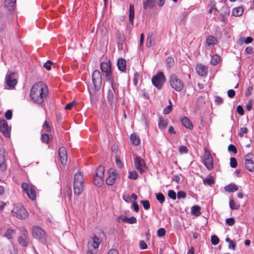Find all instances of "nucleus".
<instances>
[{"label":"nucleus","instance_id":"nucleus-52","mask_svg":"<svg viewBox=\"0 0 254 254\" xmlns=\"http://www.w3.org/2000/svg\"><path fill=\"white\" fill-rule=\"evenodd\" d=\"M253 102L254 100L250 99L246 104V108L248 111H250L252 110Z\"/></svg>","mask_w":254,"mask_h":254},{"label":"nucleus","instance_id":"nucleus-22","mask_svg":"<svg viewBox=\"0 0 254 254\" xmlns=\"http://www.w3.org/2000/svg\"><path fill=\"white\" fill-rule=\"evenodd\" d=\"M196 71L199 75L203 76L207 73V69L205 66L198 64L196 66Z\"/></svg>","mask_w":254,"mask_h":254},{"label":"nucleus","instance_id":"nucleus-46","mask_svg":"<svg viewBox=\"0 0 254 254\" xmlns=\"http://www.w3.org/2000/svg\"><path fill=\"white\" fill-rule=\"evenodd\" d=\"M128 178L130 179L136 180L138 178V174L136 172H129Z\"/></svg>","mask_w":254,"mask_h":254},{"label":"nucleus","instance_id":"nucleus-5","mask_svg":"<svg viewBox=\"0 0 254 254\" xmlns=\"http://www.w3.org/2000/svg\"><path fill=\"white\" fill-rule=\"evenodd\" d=\"M11 214L13 216L19 219H25L28 216V213L21 204L15 205Z\"/></svg>","mask_w":254,"mask_h":254},{"label":"nucleus","instance_id":"nucleus-64","mask_svg":"<svg viewBox=\"0 0 254 254\" xmlns=\"http://www.w3.org/2000/svg\"><path fill=\"white\" fill-rule=\"evenodd\" d=\"M132 207L134 209V210L136 212H138L139 208V206H138V204H137V203L136 202L133 201L132 203Z\"/></svg>","mask_w":254,"mask_h":254},{"label":"nucleus","instance_id":"nucleus-61","mask_svg":"<svg viewBox=\"0 0 254 254\" xmlns=\"http://www.w3.org/2000/svg\"><path fill=\"white\" fill-rule=\"evenodd\" d=\"M253 90V86L252 85L249 86L246 90V92L245 93L246 96H250Z\"/></svg>","mask_w":254,"mask_h":254},{"label":"nucleus","instance_id":"nucleus-50","mask_svg":"<svg viewBox=\"0 0 254 254\" xmlns=\"http://www.w3.org/2000/svg\"><path fill=\"white\" fill-rule=\"evenodd\" d=\"M230 166L232 168H235L237 166V161L235 158L231 157L230 158Z\"/></svg>","mask_w":254,"mask_h":254},{"label":"nucleus","instance_id":"nucleus-55","mask_svg":"<svg viewBox=\"0 0 254 254\" xmlns=\"http://www.w3.org/2000/svg\"><path fill=\"white\" fill-rule=\"evenodd\" d=\"M235 222V219L234 218H227L226 220V223L229 226H232L234 224Z\"/></svg>","mask_w":254,"mask_h":254},{"label":"nucleus","instance_id":"nucleus-57","mask_svg":"<svg viewBox=\"0 0 254 254\" xmlns=\"http://www.w3.org/2000/svg\"><path fill=\"white\" fill-rule=\"evenodd\" d=\"M12 113L11 110H7L4 114V117L7 120H10L12 118Z\"/></svg>","mask_w":254,"mask_h":254},{"label":"nucleus","instance_id":"nucleus-34","mask_svg":"<svg viewBox=\"0 0 254 254\" xmlns=\"http://www.w3.org/2000/svg\"><path fill=\"white\" fill-rule=\"evenodd\" d=\"M104 172H105L104 167L102 166H100L97 169V170L96 171V175L95 176L99 177L100 178L101 177L104 178Z\"/></svg>","mask_w":254,"mask_h":254},{"label":"nucleus","instance_id":"nucleus-16","mask_svg":"<svg viewBox=\"0 0 254 254\" xmlns=\"http://www.w3.org/2000/svg\"><path fill=\"white\" fill-rule=\"evenodd\" d=\"M59 156L61 164H65L67 162V156L66 149L64 147H61L59 150Z\"/></svg>","mask_w":254,"mask_h":254},{"label":"nucleus","instance_id":"nucleus-12","mask_svg":"<svg viewBox=\"0 0 254 254\" xmlns=\"http://www.w3.org/2000/svg\"><path fill=\"white\" fill-rule=\"evenodd\" d=\"M14 72H10L7 73L5 76V82L10 87H14L17 84V80L14 77Z\"/></svg>","mask_w":254,"mask_h":254},{"label":"nucleus","instance_id":"nucleus-44","mask_svg":"<svg viewBox=\"0 0 254 254\" xmlns=\"http://www.w3.org/2000/svg\"><path fill=\"white\" fill-rule=\"evenodd\" d=\"M170 105H169L166 108H165L163 110V113L164 114H169L173 109V106L171 103V102L170 101Z\"/></svg>","mask_w":254,"mask_h":254},{"label":"nucleus","instance_id":"nucleus-63","mask_svg":"<svg viewBox=\"0 0 254 254\" xmlns=\"http://www.w3.org/2000/svg\"><path fill=\"white\" fill-rule=\"evenodd\" d=\"M128 220V223H129L130 224L136 223L137 222L136 218L134 216H132V217H130V218H128V220Z\"/></svg>","mask_w":254,"mask_h":254},{"label":"nucleus","instance_id":"nucleus-10","mask_svg":"<svg viewBox=\"0 0 254 254\" xmlns=\"http://www.w3.org/2000/svg\"><path fill=\"white\" fill-rule=\"evenodd\" d=\"M0 131L6 137L10 135V128L8 127L7 123L3 119L0 120Z\"/></svg>","mask_w":254,"mask_h":254},{"label":"nucleus","instance_id":"nucleus-53","mask_svg":"<svg viewBox=\"0 0 254 254\" xmlns=\"http://www.w3.org/2000/svg\"><path fill=\"white\" fill-rule=\"evenodd\" d=\"M53 64L52 61L48 60L46 63L44 64L43 66L47 70H50L51 69V65Z\"/></svg>","mask_w":254,"mask_h":254},{"label":"nucleus","instance_id":"nucleus-29","mask_svg":"<svg viewBox=\"0 0 254 254\" xmlns=\"http://www.w3.org/2000/svg\"><path fill=\"white\" fill-rule=\"evenodd\" d=\"M130 140L131 143L135 146H137L140 143L139 138L135 133H132L131 134L130 136Z\"/></svg>","mask_w":254,"mask_h":254},{"label":"nucleus","instance_id":"nucleus-43","mask_svg":"<svg viewBox=\"0 0 254 254\" xmlns=\"http://www.w3.org/2000/svg\"><path fill=\"white\" fill-rule=\"evenodd\" d=\"M43 129H45L46 132H50L51 130V127L49 125V122L47 121H45L43 125Z\"/></svg>","mask_w":254,"mask_h":254},{"label":"nucleus","instance_id":"nucleus-3","mask_svg":"<svg viewBox=\"0 0 254 254\" xmlns=\"http://www.w3.org/2000/svg\"><path fill=\"white\" fill-rule=\"evenodd\" d=\"M92 82L94 86V88H89L91 96L94 95L96 92L99 90L101 87L102 83V76L101 72L98 70H95L92 75Z\"/></svg>","mask_w":254,"mask_h":254},{"label":"nucleus","instance_id":"nucleus-11","mask_svg":"<svg viewBox=\"0 0 254 254\" xmlns=\"http://www.w3.org/2000/svg\"><path fill=\"white\" fill-rule=\"evenodd\" d=\"M203 162L208 170H211L213 169V163L212 157L210 153L206 150L205 152Z\"/></svg>","mask_w":254,"mask_h":254},{"label":"nucleus","instance_id":"nucleus-6","mask_svg":"<svg viewBox=\"0 0 254 254\" xmlns=\"http://www.w3.org/2000/svg\"><path fill=\"white\" fill-rule=\"evenodd\" d=\"M169 83L171 87L176 91H181L184 87L183 81L175 74L170 76Z\"/></svg>","mask_w":254,"mask_h":254},{"label":"nucleus","instance_id":"nucleus-56","mask_svg":"<svg viewBox=\"0 0 254 254\" xmlns=\"http://www.w3.org/2000/svg\"><path fill=\"white\" fill-rule=\"evenodd\" d=\"M179 151L181 154H186L188 152V149L186 146H181L180 147Z\"/></svg>","mask_w":254,"mask_h":254},{"label":"nucleus","instance_id":"nucleus-38","mask_svg":"<svg viewBox=\"0 0 254 254\" xmlns=\"http://www.w3.org/2000/svg\"><path fill=\"white\" fill-rule=\"evenodd\" d=\"M203 184L205 185H209L211 186L212 185L214 184L215 183V181L213 179V178L211 176H210L209 178H205L203 179Z\"/></svg>","mask_w":254,"mask_h":254},{"label":"nucleus","instance_id":"nucleus-31","mask_svg":"<svg viewBox=\"0 0 254 254\" xmlns=\"http://www.w3.org/2000/svg\"><path fill=\"white\" fill-rule=\"evenodd\" d=\"M93 182L96 186L100 187L103 184L104 178H100L99 177L95 176L93 178Z\"/></svg>","mask_w":254,"mask_h":254},{"label":"nucleus","instance_id":"nucleus-30","mask_svg":"<svg viewBox=\"0 0 254 254\" xmlns=\"http://www.w3.org/2000/svg\"><path fill=\"white\" fill-rule=\"evenodd\" d=\"M155 5L154 0H146L144 1L143 7L144 9H147L148 8H152Z\"/></svg>","mask_w":254,"mask_h":254},{"label":"nucleus","instance_id":"nucleus-33","mask_svg":"<svg viewBox=\"0 0 254 254\" xmlns=\"http://www.w3.org/2000/svg\"><path fill=\"white\" fill-rule=\"evenodd\" d=\"M105 75V79L107 81L110 82L111 84V86H113V84H118L114 81V79L112 76V71H109L108 72H106Z\"/></svg>","mask_w":254,"mask_h":254},{"label":"nucleus","instance_id":"nucleus-37","mask_svg":"<svg viewBox=\"0 0 254 254\" xmlns=\"http://www.w3.org/2000/svg\"><path fill=\"white\" fill-rule=\"evenodd\" d=\"M52 139V137L50 138L49 135L47 133H42L41 136V139L42 142L44 143H48L50 139Z\"/></svg>","mask_w":254,"mask_h":254},{"label":"nucleus","instance_id":"nucleus-39","mask_svg":"<svg viewBox=\"0 0 254 254\" xmlns=\"http://www.w3.org/2000/svg\"><path fill=\"white\" fill-rule=\"evenodd\" d=\"M220 60V57L218 55H214L211 59V63L213 65H216L218 64Z\"/></svg>","mask_w":254,"mask_h":254},{"label":"nucleus","instance_id":"nucleus-28","mask_svg":"<svg viewBox=\"0 0 254 254\" xmlns=\"http://www.w3.org/2000/svg\"><path fill=\"white\" fill-rule=\"evenodd\" d=\"M244 12V8L242 6L235 7L232 10V15L234 16H240Z\"/></svg>","mask_w":254,"mask_h":254},{"label":"nucleus","instance_id":"nucleus-2","mask_svg":"<svg viewBox=\"0 0 254 254\" xmlns=\"http://www.w3.org/2000/svg\"><path fill=\"white\" fill-rule=\"evenodd\" d=\"M84 179L81 172H77L74 175L73 182L74 193L77 196L81 194L84 190Z\"/></svg>","mask_w":254,"mask_h":254},{"label":"nucleus","instance_id":"nucleus-41","mask_svg":"<svg viewBox=\"0 0 254 254\" xmlns=\"http://www.w3.org/2000/svg\"><path fill=\"white\" fill-rule=\"evenodd\" d=\"M156 197L157 200L160 203H163L165 201V196L161 192L157 193L156 194Z\"/></svg>","mask_w":254,"mask_h":254},{"label":"nucleus","instance_id":"nucleus-59","mask_svg":"<svg viewBox=\"0 0 254 254\" xmlns=\"http://www.w3.org/2000/svg\"><path fill=\"white\" fill-rule=\"evenodd\" d=\"M237 112L240 115H243L244 114V109L241 105H239L237 106Z\"/></svg>","mask_w":254,"mask_h":254},{"label":"nucleus","instance_id":"nucleus-58","mask_svg":"<svg viewBox=\"0 0 254 254\" xmlns=\"http://www.w3.org/2000/svg\"><path fill=\"white\" fill-rule=\"evenodd\" d=\"M240 130V132L239 133V135L241 137H243L244 136V134L248 132V129L245 127L241 128Z\"/></svg>","mask_w":254,"mask_h":254},{"label":"nucleus","instance_id":"nucleus-42","mask_svg":"<svg viewBox=\"0 0 254 254\" xmlns=\"http://www.w3.org/2000/svg\"><path fill=\"white\" fill-rule=\"evenodd\" d=\"M166 64L169 67L172 66L174 64V60L173 58L169 57L166 60Z\"/></svg>","mask_w":254,"mask_h":254},{"label":"nucleus","instance_id":"nucleus-1","mask_svg":"<svg viewBox=\"0 0 254 254\" xmlns=\"http://www.w3.org/2000/svg\"><path fill=\"white\" fill-rule=\"evenodd\" d=\"M48 94L47 86L42 82H38L32 86L30 96L34 103L42 105Z\"/></svg>","mask_w":254,"mask_h":254},{"label":"nucleus","instance_id":"nucleus-49","mask_svg":"<svg viewBox=\"0 0 254 254\" xmlns=\"http://www.w3.org/2000/svg\"><path fill=\"white\" fill-rule=\"evenodd\" d=\"M157 233L158 237H162L165 235L166 230L164 228H160L157 230Z\"/></svg>","mask_w":254,"mask_h":254},{"label":"nucleus","instance_id":"nucleus-9","mask_svg":"<svg viewBox=\"0 0 254 254\" xmlns=\"http://www.w3.org/2000/svg\"><path fill=\"white\" fill-rule=\"evenodd\" d=\"M165 81V76L162 72H159L152 78V84L159 90L162 88Z\"/></svg>","mask_w":254,"mask_h":254},{"label":"nucleus","instance_id":"nucleus-25","mask_svg":"<svg viewBox=\"0 0 254 254\" xmlns=\"http://www.w3.org/2000/svg\"><path fill=\"white\" fill-rule=\"evenodd\" d=\"M16 0H5L4 7L7 8L9 11L13 10L15 4Z\"/></svg>","mask_w":254,"mask_h":254},{"label":"nucleus","instance_id":"nucleus-60","mask_svg":"<svg viewBox=\"0 0 254 254\" xmlns=\"http://www.w3.org/2000/svg\"><path fill=\"white\" fill-rule=\"evenodd\" d=\"M139 247L141 249H146L147 248L146 243L143 240L139 242Z\"/></svg>","mask_w":254,"mask_h":254},{"label":"nucleus","instance_id":"nucleus-23","mask_svg":"<svg viewBox=\"0 0 254 254\" xmlns=\"http://www.w3.org/2000/svg\"><path fill=\"white\" fill-rule=\"evenodd\" d=\"M218 42L217 39L212 35H208L206 39V44L210 46L211 45H216Z\"/></svg>","mask_w":254,"mask_h":254},{"label":"nucleus","instance_id":"nucleus-8","mask_svg":"<svg viewBox=\"0 0 254 254\" xmlns=\"http://www.w3.org/2000/svg\"><path fill=\"white\" fill-rule=\"evenodd\" d=\"M32 234L35 239L40 241L42 243H47V236L45 232L40 227L34 226L32 228Z\"/></svg>","mask_w":254,"mask_h":254},{"label":"nucleus","instance_id":"nucleus-45","mask_svg":"<svg viewBox=\"0 0 254 254\" xmlns=\"http://www.w3.org/2000/svg\"><path fill=\"white\" fill-rule=\"evenodd\" d=\"M141 203H142V204L143 206V208L145 210H148L150 208V205L149 201L148 200H141Z\"/></svg>","mask_w":254,"mask_h":254},{"label":"nucleus","instance_id":"nucleus-24","mask_svg":"<svg viewBox=\"0 0 254 254\" xmlns=\"http://www.w3.org/2000/svg\"><path fill=\"white\" fill-rule=\"evenodd\" d=\"M129 22L131 24H133V19L134 17V8L132 4H130L129 9Z\"/></svg>","mask_w":254,"mask_h":254},{"label":"nucleus","instance_id":"nucleus-32","mask_svg":"<svg viewBox=\"0 0 254 254\" xmlns=\"http://www.w3.org/2000/svg\"><path fill=\"white\" fill-rule=\"evenodd\" d=\"M238 189V187L235 184H230L225 187V190L228 192H234Z\"/></svg>","mask_w":254,"mask_h":254},{"label":"nucleus","instance_id":"nucleus-19","mask_svg":"<svg viewBox=\"0 0 254 254\" xmlns=\"http://www.w3.org/2000/svg\"><path fill=\"white\" fill-rule=\"evenodd\" d=\"M100 67L101 70L105 73L108 72L109 71H112L111 64L110 61L108 63L102 62L101 64Z\"/></svg>","mask_w":254,"mask_h":254},{"label":"nucleus","instance_id":"nucleus-48","mask_svg":"<svg viewBox=\"0 0 254 254\" xmlns=\"http://www.w3.org/2000/svg\"><path fill=\"white\" fill-rule=\"evenodd\" d=\"M211 241L213 245H216L219 242V239L216 235L212 236L211 237Z\"/></svg>","mask_w":254,"mask_h":254},{"label":"nucleus","instance_id":"nucleus-15","mask_svg":"<svg viewBox=\"0 0 254 254\" xmlns=\"http://www.w3.org/2000/svg\"><path fill=\"white\" fill-rule=\"evenodd\" d=\"M116 177V173L113 169L108 170V177L106 179V183L107 185L112 186L115 184Z\"/></svg>","mask_w":254,"mask_h":254},{"label":"nucleus","instance_id":"nucleus-7","mask_svg":"<svg viewBox=\"0 0 254 254\" xmlns=\"http://www.w3.org/2000/svg\"><path fill=\"white\" fill-rule=\"evenodd\" d=\"M21 188L25 193L32 200H35L36 199V192L35 187L31 184L26 183H23L21 185Z\"/></svg>","mask_w":254,"mask_h":254},{"label":"nucleus","instance_id":"nucleus-14","mask_svg":"<svg viewBox=\"0 0 254 254\" xmlns=\"http://www.w3.org/2000/svg\"><path fill=\"white\" fill-rule=\"evenodd\" d=\"M134 159L136 169L138 170L140 173L144 172V169L146 168L144 161L139 157H136Z\"/></svg>","mask_w":254,"mask_h":254},{"label":"nucleus","instance_id":"nucleus-13","mask_svg":"<svg viewBox=\"0 0 254 254\" xmlns=\"http://www.w3.org/2000/svg\"><path fill=\"white\" fill-rule=\"evenodd\" d=\"M100 240L97 237H92L88 242V247L89 249L88 253L94 254L93 250H90L92 247L96 250L98 248L100 243Z\"/></svg>","mask_w":254,"mask_h":254},{"label":"nucleus","instance_id":"nucleus-54","mask_svg":"<svg viewBox=\"0 0 254 254\" xmlns=\"http://www.w3.org/2000/svg\"><path fill=\"white\" fill-rule=\"evenodd\" d=\"M228 149L229 151L233 152L234 154H236L237 152V148L233 144H230L228 146Z\"/></svg>","mask_w":254,"mask_h":254},{"label":"nucleus","instance_id":"nucleus-36","mask_svg":"<svg viewBox=\"0 0 254 254\" xmlns=\"http://www.w3.org/2000/svg\"><path fill=\"white\" fill-rule=\"evenodd\" d=\"M168 125V123L166 121H165L162 118H159V121L158 123V127L160 129H165L166 128Z\"/></svg>","mask_w":254,"mask_h":254},{"label":"nucleus","instance_id":"nucleus-26","mask_svg":"<svg viewBox=\"0 0 254 254\" xmlns=\"http://www.w3.org/2000/svg\"><path fill=\"white\" fill-rule=\"evenodd\" d=\"M15 235V231L12 229H7L3 237L7 238L8 240H13V236Z\"/></svg>","mask_w":254,"mask_h":254},{"label":"nucleus","instance_id":"nucleus-18","mask_svg":"<svg viewBox=\"0 0 254 254\" xmlns=\"http://www.w3.org/2000/svg\"><path fill=\"white\" fill-rule=\"evenodd\" d=\"M0 169L1 171H5L6 169V166L5 163L4 150L0 149Z\"/></svg>","mask_w":254,"mask_h":254},{"label":"nucleus","instance_id":"nucleus-51","mask_svg":"<svg viewBox=\"0 0 254 254\" xmlns=\"http://www.w3.org/2000/svg\"><path fill=\"white\" fill-rule=\"evenodd\" d=\"M187 197V194L183 191H179L177 192V197L178 199L185 198Z\"/></svg>","mask_w":254,"mask_h":254},{"label":"nucleus","instance_id":"nucleus-21","mask_svg":"<svg viewBox=\"0 0 254 254\" xmlns=\"http://www.w3.org/2000/svg\"><path fill=\"white\" fill-rule=\"evenodd\" d=\"M181 122L183 126L186 127L190 129H191L193 128L192 123L187 117H183L181 120Z\"/></svg>","mask_w":254,"mask_h":254},{"label":"nucleus","instance_id":"nucleus-17","mask_svg":"<svg viewBox=\"0 0 254 254\" xmlns=\"http://www.w3.org/2000/svg\"><path fill=\"white\" fill-rule=\"evenodd\" d=\"M27 231L26 230L23 231L22 236L18 237L17 241L18 244L23 247H26L28 245V242L27 241Z\"/></svg>","mask_w":254,"mask_h":254},{"label":"nucleus","instance_id":"nucleus-27","mask_svg":"<svg viewBox=\"0 0 254 254\" xmlns=\"http://www.w3.org/2000/svg\"><path fill=\"white\" fill-rule=\"evenodd\" d=\"M246 169L250 172L254 171V162L253 160H245Z\"/></svg>","mask_w":254,"mask_h":254},{"label":"nucleus","instance_id":"nucleus-62","mask_svg":"<svg viewBox=\"0 0 254 254\" xmlns=\"http://www.w3.org/2000/svg\"><path fill=\"white\" fill-rule=\"evenodd\" d=\"M75 104V101H73L71 102L68 103L65 106V109L66 110H70L72 107Z\"/></svg>","mask_w":254,"mask_h":254},{"label":"nucleus","instance_id":"nucleus-20","mask_svg":"<svg viewBox=\"0 0 254 254\" xmlns=\"http://www.w3.org/2000/svg\"><path fill=\"white\" fill-rule=\"evenodd\" d=\"M117 65L120 70L125 71L127 69L126 61L122 58L119 59L117 62Z\"/></svg>","mask_w":254,"mask_h":254},{"label":"nucleus","instance_id":"nucleus-35","mask_svg":"<svg viewBox=\"0 0 254 254\" xmlns=\"http://www.w3.org/2000/svg\"><path fill=\"white\" fill-rule=\"evenodd\" d=\"M191 213L196 216H199L201 214V212H200V207L197 205L193 206L191 207Z\"/></svg>","mask_w":254,"mask_h":254},{"label":"nucleus","instance_id":"nucleus-40","mask_svg":"<svg viewBox=\"0 0 254 254\" xmlns=\"http://www.w3.org/2000/svg\"><path fill=\"white\" fill-rule=\"evenodd\" d=\"M229 206L231 209H238L240 207V205L237 204L233 199H230Z\"/></svg>","mask_w":254,"mask_h":254},{"label":"nucleus","instance_id":"nucleus-4","mask_svg":"<svg viewBox=\"0 0 254 254\" xmlns=\"http://www.w3.org/2000/svg\"><path fill=\"white\" fill-rule=\"evenodd\" d=\"M118 88L119 84H113V86H112L108 91L107 100L112 110L114 109L118 100L119 94Z\"/></svg>","mask_w":254,"mask_h":254},{"label":"nucleus","instance_id":"nucleus-47","mask_svg":"<svg viewBox=\"0 0 254 254\" xmlns=\"http://www.w3.org/2000/svg\"><path fill=\"white\" fill-rule=\"evenodd\" d=\"M168 196L170 198H171L173 200H175L176 199V197H177L176 193L175 192V191H174L173 190H169V191L168 192Z\"/></svg>","mask_w":254,"mask_h":254}]
</instances>
